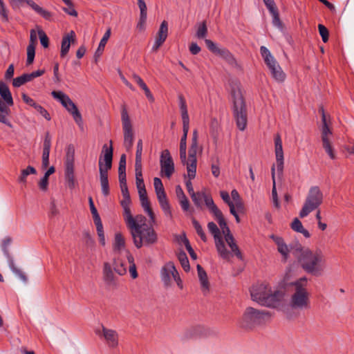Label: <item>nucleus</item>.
<instances>
[{
    "label": "nucleus",
    "mask_w": 354,
    "mask_h": 354,
    "mask_svg": "<svg viewBox=\"0 0 354 354\" xmlns=\"http://www.w3.org/2000/svg\"><path fill=\"white\" fill-rule=\"evenodd\" d=\"M153 223L150 221L149 224L147 223L146 217L141 214L126 223L136 248L149 246L157 242L158 236L152 226Z\"/></svg>",
    "instance_id": "nucleus-1"
},
{
    "label": "nucleus",
    "mask_w": 354,
    "mask_h": 354,
    "mask_svg": "<svg viewBox=\"0 0 354 354\" xmlns=\"http://www.w3.org/2000/svg\"><path fill=\"white\" fill-rule=\"evenodd\" d=\"M298 261L306 272L315 277L322 276L326 269V257L324 252L319 248H301Z\"/></svg>",
    "instance_id": "nucleus-2"
},
{
    "label": "nucleus",
    "mask_w": 354,
    "mask_h": 354,
    "mask_svg": "<svg viewBox=\"0 0 354 354\" xmlns=\"http://www.w3.org/2000/svg\"><path fill=\"white\" fill-rule=\"evenodd\" d=\"M283 295L284 294L282 291L272 288V286L266 282L256 284L250 289L252 300L261 306L268 308L282 310L281 305Z\"/></svg>",
    "instance_id": "nucleus-3"
},
{
    "label": "nucleus",
    "mask_w": 354,
    "mask_h": 354,
    "mask_svg": "<svg viewBox=\"0 0 354 354\" xmlns=\"http://www.w3.org/2000/svg\"><path fill=\"white\" fill-rule=\"evenodd\" d=\"M294 291L291 295L290 305L294 309L304 310L310 307V293L307 289L308 279L306 277L294 281Z\"/></svg>",
    "instance_id": "nucleus-4"
},
{
    "label": "nucleus",
    "mask_w": 354,
    "mask_h": 354,
    "mask_svg": "<svg viewBox=\"0 0 354 354\" xmlns=\"http://www.w3.org/2000/svg\"><path fill=\"white\" fill-rule=\"evenodd\" d=\"M113 160L112 140L109 141V145L105 144L102 147V154L99 159L100 180L102 192L104 196L109 194L108 180V171L111 169Z\"/></svg>",
    "instance_id": "nucleus-5"
},
{
    "label": "nucleus",
    "mask_w": 354,
    "mask_h": 354,
    "mask_svg": "<svg viewBox=\"0 0 354 354\" xmlns=\"http://www.w3.org/2000/svg\"><path fill=\"white\" fill-rule=\"evenodd\" d=\"M231 94L237 127L239 130L243 131L247 126V114L239 83H234L232 85Z\"/></svg>",
    "instance_id": "nucleus-6"
},
{
    "label": "nucleus",
    "mask_w": 354,
    "mask_h": 354,
    "mask_svg": "<svg viewBox=\"0 0 354 354\" xmlns=\"http://www.w3.org/2000/svg\"><path fill=\"white\" fill-rule=\"evenodd\" d=\"M270 317L271 314L267 310H260L248 307L241 317L240 324L244 328H252L266 323Z\"/></svg>",
    "instance_id": "nucleus-7"
},
{
    "label": "nucleus",
    "mask_w": 354,
    "mask_h": 354,
    "mask_svg": "<svg viewBox=\"0 0 354 354\" xmlns=\"http://www.w3.org/2000/svg\"><path fill=\"white\" fill-rule=\"evenodd\" d=\"M324 194L318 186H312L308 192L304 205L299 212V216L304 218L317 209L323 203Z\"/></svg>",
    "instance_id": "nucleus-8"
},
{
    "label": "nucleus",
    "mask_w": 354,
    "mask_h": 354,
    "mask_svg": "<svg viewBox=\"0 0 354 354\" xmlns=\"http://www.w3.org/2000/svg\"><path fill=\"white\" fill-rule=\"evenodd\" d=\"M214 216L219 225V227L221 228L220 230L221 232V235L223 236V237L226 246L227 245V247L230 248L229 250L230 251V252H232V257L235 255L236 257H237V258L241 259H242L241 253L239 249V247L237 246V245L236 243V241H235V239H234L233 235L232 234V233L230 230V228L228 227V226L227 225L225 220L223 218L221 211L218 214H216Z\"/></svg>",
    "instance_id": "nucleus-9"
},
{
    "label": "nucleus",
    "mask_w": 354,
    "mask_h": 354,
    "mask_svg": "<svg viewBox=\"0 0 354 354\" xmlns=\"http://www.w3.org/2000/svg\"><path fill=\"white\" fill-rule=\"evenodd\" d=\"M260 53L272 77L279 82H283L286 79V74L272 55L270 51L266 46H261L260 48Z\"/></svg>",
    "instance_id": "nucleus-10"
},
{
    "label": "nucleus",
    "mask_w": 354,
    "mask_h": 354,
    "mask_svg": "<svg viewBox=\"0 0 354 354\" xmlns=\"http://www.w3.org/2000/svg\"><path fill=\"white\" fill-rule=\"evenodd\" d=\"M121 121L124 136L123 145L127 151L131 150L135 139V131L132 121L127 109L123 106L121 111Z\"/></svg>",
    "instance_id": "nucleus-11"
},
{
    "label": "nucleus",
    "mask_w": 354,
    "mask_h": 354,
    "mask_svg": "<svg viewBox=\"0 0 354 354\" xmlns=\"http://www.w3.org/2000/svg\"><path fill=\"white\" fill-rule=\"evenodd\" d=\"M205 42L209 50L225 60L231 68L236 69L241 68L240 64L228 49L218 45L208 39H205Z\"/></svg>",
    "instance_id": "nucleus-12"
},
{
    "label": "nucleus",
    "mask_w": 354,
    "mask_h": 354,
    "mask_svg": "<svg viewBox=\"0 0 354 354\" xmlns=\"http://www.w3.org/2000/svg\"><path fill=\"white\" fill-rule=\"evenodd\" d=\"M209 232L213 235L215 246L218 255L223 259L229 261L232 257V252L227 248L220 229L214 222L207 224Z\"/></svg>",
    "instance_id": "nucleus-13"
},
{
    "label": "nucleus",
    "mask_w": 354,
    "mask_h": 354,
    "mask_svg": "<svg viewBox=\"0 0 354 354\" xmlns=\"http://www.w3.org/2000/svg\"><path fill=\"white\" fill-rule=\"evenodd\" d=\"M332 140H333V133L330 129L328 127L326 116L322 110V141L323 148L328 155V156L331 159H334L335 158V154L333 151V145H332Z\"/></svg>",
    "instance_id": "nucleus-14"
},
{
    "label": "nucleus",
    "mask_w": 354,
    "mask_h": 354,
    "mask_svg": "<svg viewBox=\"0 0 354 354\" xmlns=\"http://www.w3.org/2000/svg\"><path fill=\"white\" fill-rule=\"evenodd\" d=\"M160 175L170 178L175 171L173 158L168 149L163 150L160 156Z\"/></svg>",
    "instance_id": "nucleus-15"
},
{
    "label": "nucleus",
    "mask_w": 354,
    "mask_h": 354,
    "mask_svg": "<svg viewBox=\"0 0 354 354\" xmlns=\"http://www.w3.org/2000/svg\"><path fill=\"white\" fill-rule=\"evenodd\" d=\"M274 153L276 164L274 165L279 175L282 174L284 165L283 150L281 136L277 134L274 137Z\"/></svg>",
    "instance_id": "nucleus-16"
},
{
    "label": "nucleus",
    "mask_w": 354,
    "mask_h": 354,
    "mask_svg": "<svg viewBox=\"0 0 354 354\" xmlns=\"http://www.w3.org/2000/svg\"><path fill=\"white\" fill-rule=\"evenodd\" d=\"M97 335L103 337L109 347L114 348L118 345V334L117 331L102 326V330H96Z\"/></svg>",
    "instance_id": "nucleus-17"
},
{
    "label": "nucleus",
    "mask_w": 354,
    "mask_h": 354,
    "mask_svg": "<svg viewBox=\"0 0 354 354\" xmlns=\"http://www.w3.org/2000/svg\"><path fill=\"white\" fill-rule=\"evenodd\" d=\"M139 198L140 200L141 205L145 211V212L148 215L150 218V221L151 223L156 222L155 215L151 208L150 202L148 200L147 196V191L145 187H137Z\"/></svg>",
    "instance_id": "nucleus-18"
},
{
    "label": "nucleus",
    "mask_w": 354,
    "mask_h": 354,
    "mask_svg": "<svg viewBox=\"0 0 354 354\" xmlns=\"http://www.w3.org/2000/svg\"><path fill=\"white\" fill-rule=\"evenodd\" d=\"M178 271L172 262H168L162 268L160 271L161 279L167 287L171 286V279L176 275Z\"/></svg>",
    "instance_id": "nucleus-19"
},
{
    "label": "nucleus",
    "mask_w": 354,
    "mask_h": 354,
    "mask_svg": "<svg viewBox=\"0 0 354 354\" xmlns=\"http://www.w3.org/2000/svg\"><path fill=\"white\" fill-rule=\"evenodd\" d=\"M269 237L276 244L277 247V251L281 255L283 260L286 261L289 257L290 248L285 243L283 239L275 234H271Z\"/></svg>",
    "instance_id": "nucleus-20"
},
{
    "label": "nucleus",
    "mask_w": 354,
    "mask_h": 354,
    "mask_svg": "<svg viewBox=\"0 0 354 354\" xmlns=\"http://www.w3.org/2000/svg\"><path fill=\"white\" fill-rule=\"evenodd\" d=\"M113 250L116 255H119L122 251H126V239L121 232H116L113 242Z\"/></svg>",
    "instance_id": "nucleus-21"
},
{
    "label": "nucleus",
    "mask_w": 354,
    "mask_h": 354,
    "mask_svg": "<svg viewBox=\"0 0 354 354\" xmlns=\"http://www.w3.org/2000/svg\"><path fill=\"white\" fill-rule=\"evenodd\" d=\"M113 268L109 262L103 264L102 274L104 281L109 286L115 284V276L113 272Z\"/></svg>",
    "instance_id": "nucleus-22"
},
{
    "label": "nucleus",
    "mask_w": 354,
    "mask_h": 354,
    "mask_svg": "<svg viewBox=\"0 0 354 354\" xmlns=\"http://www.w3.org/2000/svg\"><path fill=\"white\" fill-rule=\"evenodd\" d=\"M51 147V138L48 133L46 134L43 146V153H42V162L41 167L43 169H46L48 167L49 165V155L50 150Z\"/></svg>",
    "instance_id": "nucleus-23"
},
{
    "label": "nucleus",
    "mask_w": 354,
    "mask_h": 354,
    "mask_svg": "<svg viewBox=\"0 0 354 354\" xmlns=\"http://www.w3.org/2000/svg\"><path fill=\"white\" fill-rule=\"evenodd\" d=\"M189 129V124H183V135L180 142V158L181 162H185L187 155V137Z\"/></svg>",
    "instance_id": "nucleus-24"
},
{
    "label": "nucleus",
    "mask_w": 354,
    "mask_h": 354,
    "mask_svg": "<svg viewBox=\"0 0 354 354\" xmlns=\"http://www.w3.org/2000/svg\"><path fill=\"white\" fill-rule=\"evenodd\" d=\"M8 104L2 98H0V122L5 124L8 127L12 128V124L9 121L8 116L10 115V110Z\"/></svg>",
    "instance_id": "nucleus-25"
},
{
    "label": "nucleus",
    "mask_w": 354,
    "mask_h": 354,
    "mask_svg": "<svg viewBox=\"0 0 354 354\" xmlns=\"http://www.w3.org/2000/svg\"><path fill=\"white\" fill-rule=\"evenodd\" d=\"M160 207L162 208L165 215L169 218L172 217L170 205L168 202L165 192H158L156 194Z\"/></svg>",
    "instance_id": "nucleus-26"
},
{
    "label": "nucleus",
    "mask_w": 354,
    "mask_h": 354,
    "mask_svg": "<svg viewBox=\"0 0 354 354\" xmlns=\"http://www.w3.org/2000/svg\"><path fill=\"white\" fill-rule=\"evenodd\" d=\"M197 272L202 292L204 294H207L209 290V283L207 274L200 265L197 266Z\"/></svg>",
    "instance_id": "nucleus-27"
},
{
    "label": "nucleus",
    "mask_w": 354,
    "mask_h": 354,
    "mask_svg": "<svg viewBox=\"0 0 354 354\" xmlns=\"http://www.w3.org/2000/svg\"><path fill=\"white\" fill-rule=\"evenodd\" d=\"M122 200L120 201V205L123 209V216L126 223L135 218V216H133L130 209L131 203L130 196H122Z\"/></svg>",
    "instance_id": "nucleus-28"
},
{
    "label": "nucleus",
    "mask_w": 354,
    "mask_h": 354,
    "mask_svg": "<svg viewBox=\"0 0 354 354\" xmlns=\"http://www.w3.org/2000/svg\"><path fill=\"white\" fill-rule=\"evenodd\" d=\"M66 110L71 114L75 122H76L77 126L80 127V129L83 130L84 129V122H83L82 115L80 113L77 106L75 104V103L73 101H71L70 102Z\"/></svg>",
    "instance_id": "nucleus-29"
},
{
    "label": "nucleus",
    "mask_w": 354,
    "mask_h": 354,
    "mask_svg": "<svg viewBox=\"0 0 354 354\" xmlns=\"http://www.w3.org/2000/svg\"><path fill=\"white\" fill-rule=\"evenodd\" d=\"M75 41V32L73 31H71L70 33L65 35L62 41L61 46V57H64L68 52L70 49L71 43Z\"/></svg>",
    "instance_id": "nucleus-30"
},
{
    "label": "nucleus",
    "mask_w": 354,
    "mask_h": 354,
    "mask_svg": "<svg viewBox=\"0 0 354 354\" xmlns=\"http://www.w3.org/2000/svg\"><path fill=\"white\" fill-rule=\"evenodd\" d=\"M0 98H2L8 106H12L13 99L8 86L3 82H0Z\"/></svg>",
    "instance_id": "nucleus-31"
},
{
    "label": "nucleus",
    "mask_w": 354,
    "mask_h": 354,
    "mask_svg": "<svg viewBox=\"0 0 354 354\" xmlns=\"http://www.w3.org/2000/svg\"><path fill=\"white\" fill-rule=\"evenodd\" d=\"M75 147L70 145L66 148L65 169H74Z\"/></svg>",
    "instance_id": "nucleus-32"
},
{
    "label": "nucleus",
    "mask_w": 354,
    "mask_h": 354,
    "mask_svg": "<svg viewBox=\"0 0 354 354\" xmlns=\"http://www.w3.org/2000/svg\"><path fill=\"white\" fill-rule=\"evenodd\" d=\"M27 4L45 19H50L52 14L49 11L44 9L43 8L37 5L32 0H27Z\"/></svg>",
    "instance_id": "nucleus-33"
},
{
    "label": "nucleus",
    "mask_w": 354,
    "mask_h": 354,
    "mask_svg": "<svg viewBox=\"0 0 354 354\" xmlns=\"http://www.w3.org/2000/svg\"><path fill=\"white\" fill-rule=\"evenodd\" d=\"M183 165L186 166L187 171V178L192 180L195 178L196 174L197 160H189L185 156V162H181Z\"/></svg>",
    "instance_id": "nucleus-34"
},
{
    "label": "nucleus",
    "mask_w": 354,
    "mask_h": 354,
    "mask_svg": "<svg viewBox=\"0 0 354 354\" xmlns=\"http://www.w3.org/2000/svg\"><path fill=\"white\" fill-rule=\"evenodd\" d=\"M178 100L183 124H189V118L188 115L186 101L183 95L178 96Z\"/></svg>",
    "instance_id": "nucleus-35"
},
{
    "label": "nucleus",
    "mask_w": 354,
    "mask_h": 354,
    "mask_svg": "<svg viewBox=\"0 0 354 354\" xmlns=\"http://www.w3.org/2000/svg\"><path fill=\"white\" fill-rule=\"evenodd\" d=\"M51 95L56 100L59 102L66 109L68 108V104L72 101L68 95L62 91H52Z\"/></svg>",
    "instance_id": "nucleus-36"
},
{
    "label": "nucleus",
    "mask_w": 354,
    "mask_h": 354,
    "mask_svg": "<svg viewBox=\"0 0 354 354\" xmlns=\"http://www.w3.org/2000/svg\"><path fill=\"white\" fill-rule=\"evenodd\" d=\"M209 131L214 144H216L218 140L219 133L221 131V127L217 119H212Z\"/></svg>",
    "instance_id": "nucleus-37"
},
{
    "label": "nucleus",
    "mask_w": 354,
    "mask_h": 354,
    "mask_svg": "<svg viewBox=\"0 0 354 354\" xmlns=\"http://www.w3.org/2000/svg\"><path fill=\"white\" fill-rule=\"evenodd\" d=\"M203 201L205 205L213 215L216 214H218L221 212L218 207L214 204L212 196L207 194L205 192V195L203 196Z\"/></svg>",
    "instance_id": "nucleus-38"
},
{
    "label": "nucleus",
    "mask_w": 354,
    "mask_h": 354,
    "mask_svg": "<svg viewBox=\"0 0 354 354\" xmlns=\"http://www.w3.org/2000/svg\"><path fill=\"white\" fill-rule=\"evenodd\" d=\"M231 197L232 199V201L234 203L236 209L239 211V212H243L245 209L244 205L237 190L233 189L231 192Z\"/></svg>",
    "instance_id": "nucleus-39"
},
{
    "label": "nucleus",
    "mask_w": 354,
    "mask_h": 354,
    "mask_svg": "<svg viewBox=\"0 0 354 354\" xmlns=\"http://www.w3.org/2000/svg\"><path fill=\"white\" fill-rule=\"evenodd\" d=\"M113 268L114 271L120 276L125 274L127 272V267L119 259V257H114L113 261Z\"/></svg>",
    "instance_id": "nucleus-40"
},
{
    "label": "nucleus",
    "mask_w": 354,
    "mask_h": 354,
    "mask_svg": "<svg viewBox=\"0 0 354 354\" xmlns=\"http://www.w3.org/2000/svg\"><path fill=\"white\" fill-rule=\"evenodd\" d=\"M111 28H108L106 31V32L104 34L102 38L101 39L98 48L97 50L95 51V57H100L104 49V47L107 43V41L109 40L110 36H111Z\"/></svg>",
    "instance_id": "nucleus-41"
},
{
    "label": "nucleus",
    "mask_w": 354,
    "mask_h": 354,
    "mask_svg": "<svg viewBox=\"0 0 354 354\" xmlns=\"http://www.w3.org/2000/svg\"><path fill=\"white\" fill-rule=\"evenodd\" d=\"M291 228L294 231L302 234L306 238L310 237V233L304 227L301 222L297 218H295L292 222Z\"/></svg>",
    "instance_id": "nucleus-42"
},
{
    "label": "nucleus",
    "mask_w": 354,
    "mask_h": 354,
    "mask_svg": "<svg viewBox=\"0 0 354 354\" xmlns=\"http://www.w3.org/2000/svg\"><path fill=\"white\" fill-rule=\"evenodd\" d=\"M271 173H272V203L277 208H279L280 205L278 200L277 193V189H276V183H275V167L273 165L271 168Z\"/></svg>",
    "instance_id": "nucleus-43"
},
{
    "label": "nucleus",
    "mask_w": 354,
    "mask_h": 354,
    "mask_svg": "<svg viewBox=\"0 0 354 354\" xmlns=\"http://www.w3.org/2000/svg\"><path fill=\"white\" fill-rule=\"evenodd\" d=\"M168 34V25L166 21H163L160 26L159 30L158 32L157 37L156 38V40L164 43L167 37Z\"/></svg>",
    "instance_id": "nucleus-44"
},
{
    "label": "nucleus",
    "mask_w": 354,
    "mask_h": 354,
    "mask_svg": "<svg viewBox=\"0 0 354 354\" xmlns=\"http://www.w3.org/2000/svg\"><path fill=\"white\" fill-rule=\"evenodd\" d=\"M126 257L129 263V273L133 279H136L138 277L136 266V264L134 263V258H133V255L131 254V252H129V250L126 251Z\"/></svg>",
    "instance_id": "nucleus-45"
},
{
    "label": "nucleus",
    "mask_w": 354,
    "mask_h": 354,
    "mask_svg": "<svg viewBox=\"0 0 354 354\" xmlns=\"http://www.w3.org/2000/svg\"><path fill=\"white\" fill-rule=\"evenodd\" d=\"M36 169L32 166H28L26 169H24L21 171V174L19 176L18 181L21 183L26 184V178L30 174H36Z\"/></svg>",
    "instance_id": "nucleus-46"
},
{
    "label": "nucleus",
    "mask_w": 354,
    "mask_h": 354,
    "mask_svg": "<svg viewBox=\"0 0 354 354\" xmlns=\"http://www.w3.org/2000/svg\"><path fill=\"white\" fill-rule=\"evenodd\" d=\"M142 150H143L142 140L139 139L138 140L137 145H136L135 165H142Z\"/></svg>",
    "instance_id": "nucleus-47"
},
{
    "label": "nucleus",
    "mask_w": 354,
    "mask_h": 354,
    "mask_svg": "<svg viewBox=\"0 0 354 354\" xmlns=\"http://www.w3.org/2000/svg\"><path fill=\"white\" fill-rule=\"evenodd\" d=\"M135 174L136 187H145L142 178V165H135Z\"/></svg>",
    "instance_id": "nucleus-48"
},
{
    "label": "nucleus",
    "mask_w": 354,
    "mask_h": 354,
    "mask_svg": "<svg viewBox=\"0 0 354 354\" xmlns=\"http://www.w3.org/2000/svg\"><path fill=\"white\" fill-rule=\"evenodd\" d=\"M9 268L12 272L17 276L22 281L26 282L28 279L26 274L19 268L15 266L12 259L9 260Z\"/></svg>",
    "instance_id": "nucleus-49"
},
{
    "label": "nucleus",
    "mask_w": 354,
    "mask_h": 354,
    "mask_svg": "<svg viewBox=\"0 0 354 354\" xmlns=\"http://www.w3.org/2000/svg\"><path fill=\"white\" fill-rule=\"evenodd\" d=\"M65 178L70 188H74L75 185L74 169H65Z\"/></svg>",
    "instance_id": "nucleus-50"
},
{
    "label": "nucleus",
    "mask_w": 354,
    "mask_h": 354,
    "mask_svg": "<svg viewBox=\"0 0 354 354\" xmlns=\"http://www.w3.org/2000/svg\"><path fill=\"white\" fill-rule=\"evenodd\" d=\"M178 259L181 264V266L185 272L189 270L190 266L187 254L184 252H180L178 254Z\"/></svg>",
    "instance_id": "nucleus-51"
},
{
    "label": "nucleus",
    "mask_w": 354,
    "mask_h": 354,
    "mask_svg": "<svg viewBox=\"0 0 354 354\" xmlns=\"http://www.w3.org/2000/svg\"><path fill=\"white\" fill-rule=\"evenodd\" d=\"M192 224H193V226H194L196 233L198 234V235L201 237V239L204 242H206L207 236L202 228V226L200 225V223L196 219L194 218V219H192Z\"/></svg>",
    "instance_id": "nucleus-52"
},
{
    "label": "nucleus",
    "mask_w": 354,
    "mask_h": 354,
    "mask_svg": "<svg viewBox=\"0 0 354 354\" xmlns=\"http://www.w3.org/2000/svg\"><path fill=\"white\" fill-rule=\"evenodd\" d=\"M207 34V28L205 22L198 24L196 30V37L198 39H204Z\"/></svg>",
    "instance_id": "nucleus-53"
},
{
    "label": "nucleus",
    "mask_w": 354,
    "mask_h": 354,
    "mask_svg": "<svg viewBox=\"0 0 354 354\" xmlns=\"http://www.w3.org/2000/svg\"><path fill=\"white\" fill-rule=\"evenodd\" d=\"M35 46H32V45H28L27 47V59L26 64H31L35 59Z\"/></svg>",
    "instance_id": "nucleus-54"
},
{
    "label": "nucleus",
    "mask_w": 354,
    "mask_h": 354,
    "mask_svg": "<svg viewBox=\"0 0 354 354\" xmlns=\"http://www.w3.org/2000/svg\"><path fill=\"white\" fill-rule=\"evenodd\" d=\"M205 195V192H195V196H191L194 205L201 207L202 205V201L203 200V196Z\"/></svg>",
    "instance_id": "nucleus-55"
},
{
    "label": "nucleus",
    "mask_w": 354,
    "mask_h": 354,
    "mask_svg": "<svg viewBox=\"0 0 354 354\" xmlns=\"http://www.w3.org/2000/svg\"><path fill=\"white\" fill-rule=\"evenodd\" d=\"M220 195L223 201L228 205L230 209H231V207H234V203L232 201L230 196L227 192L221 191L220 192Z\"/></svg>",
    "instance_id": "nucleus-56"
},
{
    "label": "nucleus",
    "mask_w": 354,
    "mask_h": 354,
    "mask_svg": "<svg viewBox=\"0 0 354 354\" xmlns=\"http://www.w3.org/2000/svg\"><path fill=\"white\" fill-rule=\"evenodd\" d=\"M318 29L323 41L326 42L328 40V29L322 24L318 25Z\"/></svg>",
    "instance_id": "nucleus-57"
},
{
    "label": "nucleus",
    "mask_w": 354,
    "mask_h": 354,
    "mask_svg": "<svg viewBox=\"0 0 354 354\" xmlns=\"http://www.w3.org/2000/svg\"><path fill=\"white\" fill-rule=\"evenodd\" d=\"M153 186L156 194L165 191L162 183L161 180L158 177L153 178Z\"/></svg>",
    "instance_id": "nucleus-58"
},
{
    "label": "nucleus",
    "mask_w": 354,
    "mask_h": 354,
    "mask_svg": "<svg viewBox=\"0 0 354 354\" xmlns=\"http://www.w3.org/2000/svg\"><path fill=\"white\" fill-rule=\"evenodd\" d=\"M38 35L40 39L41 44L44 47L47 48L48 46V38L46 33L42 30H38Z\"/></svg>",
    "instance_id": "nucleus-59"
},
{
    "label": "nucleus",
    "mask_w": 354,
    "mask_h": 354,
    "mask_svg": "<svg viewBox=\"0 0 354 354\" xmlns=\"http://www.w3.org/2000/svg\"><path fill=\"white\" fill-rule=\"evenodd\" d=\"M65 4L67 6V7L63 8V10L66 13H67L68 15H69L71 16L77 17V12L75 10V8H73V3H72L71 1L70 0V3H65Z\"/></svg>",
    "instance_id": "nucleus-60"
},
{
    "label": "nucleus",
    "mask_w": 354,
    "mask_h": 354,
    "mask_svg": "<svg viewBox=\"0 0 354 354\" xmlns=\"http://www.w3.org/2000/svg\"><path fill=\"white\" fill-rule=\"evenodd\" d=\"M183 242H184L185 248H186L187 250L188 251L190 257L194 260L196 259V258H197L196 254L194 252V250L192 249L191 245L189 244L188 239L187 238L184 237Z\"/></svg>",
    "instance_id": "nucleus-61"
},
{
    "label": "nucleus",
    "mask_w": 354,
    "mask_h": 354,
    "mask_svg": "<svg viewBox=\"0 0 354 354\" xmlns=\"http://www.w3.org/2000/svg\"><path fill=\"white\" fill-rule=\"evenodd\" d=\"M272 24L275 27L279 28V30H282L283 26H282V23L279 19L278 12L274 14H272Z\"/></svg>",
    "instance_id": "nucleus-62"
},
{
    "label": "nucleus",
    "mask_w": 354,
    "mask_h": 354,
    "mask_svg": "<svg viewBox=\"0 0 354 354\" xmlns=\"http://www.w3.org/2000/svg\"><path fill=\"white\" fill-rule=\"evenodd\" d=\"M45 119L47 120H50L51 118L49 113L41 105L37 104L35 108Z\"/></svg>",
    "instance_id": "nucleus-63"
},
{
    "label": "nucleus",
    "mask_w": 354,
    "mask_h": 354,
    "mask_svg": "<svg viewBox=\"0 0 354 354\" xmlns=\"http://www.w3.org/2000/svg\"><path fill=\"white\" fill-rule=\"evenodd\" d=\"M48 178H46L44 176L39 182V187L41 191L46 192L48 189Z\"/></svg>",
    "instance_id": "nucleus-64"
}]
</instances>
